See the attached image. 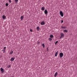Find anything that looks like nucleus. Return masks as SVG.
I'll list each match as a JSON object with an SVG mask.
<instances>
[{"mask_svg":"<svg viewBox=\"0 0 77 77\" xmlns=\"http://www.w3.org/2000/svg\"><path fill=\"white\" fill-rule=\"evenodd\" d=\"M52 40V38H49V41H51Z\"/></svg>","mask_w":77,"mask_h":77,"instance_id":"nucleus-19","label":"nucleus"},{"mask_svg":"<svg viewBox=\"0 0 77 77\" xmlns=\"http://www.w3.org/2000/svg\"><path fill=\"white\" fill-rule=\"evenodd\" d=\"M39 26H38L37 27V30H39Z\"/></svg>","mask_w":77,"mask_h":77,"instance_id":"nucleus-20","label":"nucleus"},{"mask_svg":"<svg viewBox=\"0 0 77 77\" xmlns=\"http://www.w3.org/2000/svg\"><path fill=\"white\" fill-rule=\"evenodd\" d=\"M11 77H14V76H11Z\"/></svg>","mask_w":77,"mask_h":77,"instance_id":"nucleus-31","label":"nucleus"},{"mask_svg":"<svg viewBox=\"0 0 77 77\" xmlns=\"http://www.w3.org/2000/svg\"><path fill=\"white\" fill-rule=\"evenodd\" d=\"M5 5L6 6H8V3H6L5 4Z\"/></svg>","mask_w":77,"mask_h":77,"instance_id":"nucleus-22","label":"nucleus"},{"mask_svg":"<svg viewBox=\"0 0 77 77\" xmlns=\"http://www.w3.org/2000/svg\"><path fill=\"white\" fill-rule=\"evenodd\" d=\"M64 37V34L63 33H61V37H60V38H63Z\"/></svg>","mask_w":77,"mask_h":77,"instance_id":"nucleus-3","label":"nucleus"},{"mask_svg":"<svg viewBox=\"0 0 77 77\" xmlns=\"http://www.w3.org/2000/svg\"><path fill=\"white\" fill-rule=\"evenodd\" d=\"M23 18H24V16H22L20 17L21 20H23Z\"/></svg>","mask_w":77,"mask_h":77,"instance_id":"nucleus-11","label":"nucleus"},{"mask_svg":"<svg viewBox=\"0 0 77 77\" xmlns=\"http://www.w3.org/2000/svg\"><path fill=\"white\" fill-rule=\"evenodd\" d=\"M58 54V51H57L55 54V56H56V57H57Z\"/></svg>","mask_w":77,"mask_h":77,"instance_id":"nucleus-8","label":"nucleus"},{"mask_svg":"<svg viewBox=\"0 0 77 77\" xmlns=\"http://www.w3.org/2000/svg\"><path fill=\"white\" fill-rule=\"evenodd\" d=\"M63 32H68V30L67 29L64 30Z\"/></svg>","mask_w":77,"mask_h":77,"instance_id":"nucleus-16","label":"nucleus"},{"mask_svg":"<svg viewBox=\"0 0 77 77\" xmlns=\"http://www.w3.org/2000/svg\"><path fill=\"white\" fill-rule=\"evenodd\" d=\"M14 58H12L11 59V61L12 62V61H14Z\"/></svg>","mask_w":77,"mask_h":77,"instance_id":"nucleus-12","label":"nucleus"},{"mask_svg":"<svg viewBox=\"0 0 77 77\" xmlns=\"http://www.w3.org/2000/svg\"><path fill=\"white\" fill-rule=\"evenodd\" d=\"M47 51H48V48H47Z\"/></svg>","mask_w":77,"mask_h":77,"instance_id":"nucleus-30","label":"nucleus"},{"mask_svg":"<svg viewBox=\"0 0 77 77\" xmlns=\"http://www.w3.org/2000/svg\"><path fill=\"white\" fill-rule=\"evenodd\" d=\"M57 43H58V41H57L56 42H55V45H56L57 44Z\"/></svg>","mask_w":77,"mask_h":77,"instance_id":"nucleus-24","label":"nucleus"},{"mask_svg":"<svg viewBox=\"0 0 77 77\" xmlns=\"http://www.w3.org/2000/svg\"><path fill=\"white\" fill-rule=\"evenodd\" d=\"M37 44H40V42L39 41L38 42Z\"/></svg>","mask_w":77,"mask_h":77,"instance_id":"nucleus-25","label":"nucleus"},{"mask_svg":"<svg viewBox=\"0 0 77 77\" xmlns=\"http://www.w3.org/2000/svg\"><path fill=\"white\" fill-rule=\"evenodd\" d=\"M9 3H11V0H9Z\"/></svg>","mask_w":77,"mask_h":77,"instance_id":"nucleus-26","label":"nucleus"},{"mask_svg":"<svg viewBox=\"0 0 77 77\" xmlns=\"http://www.w3.org/2000/svg\"><path fill=\"white\" fill-rule=\"evenodd\" d=\"M42 46H43V48H44L45 47V45L44 44H42Z\"/></svg>","mask_w":77,"mask_h":77,"instance_id":"nucleus-21","label":"nucleus"},{"mask_svg":"<svg viewBox=\"0 0 77 77\" xmlns=\"http://www.w3.org/2000/svg\"><path fill=\"white\" fill-rule=\"evenodd\" d=\"M60 16H61V17H63V12H62V11H61L60 12Z\"/></svg>","mask_w":77,"mask_h":77,"instance_id":"nucleus-2","label":"nucleus"},{"mask_svg":"<svg viewBox=\"0 0 77 77\" xmlns=\"http://www.w3.org/2000/svg\"><path fill=\"white\" fill-rule=\"evenodd\" d=\"M57 72H56L54 75V77H56V76H57Z\"/></svg>","mask_w":77,"mask_h":77,"instance_id":"nucleus-10","label":"nucleus"},{"mask_svg":"<svg viewBox=\"0 0 77 77\" xmlns=\"http://www.w3.org/2000/svg\"><path fill=\"white\" fill-rule=\"evenodd\" d=\"M13 53V51L12 50L11 51L10 53V54H12Z\"/></svg>","mask_w":77,"mask_h":77,"instance_id":"nucleus-18","label":"nucleus"},{"mask_svg":"<svg viewBox=\"0 0 77 77\" xmlns=\"http://www.w3.org/2000/svg\"><path fill=\"white\" fill-rule=\"evenodd\" d=\"M63 22V20H62L61 21V23H62Z\"/></svg>","mask_w":77,"mask_h":77,"instance_id":"nucleus-28","label":"nucleus"},{"mask_svg":"<svg viewBox=\"0 0 77 77\" xmlns=\"http://www.w3.org/2000/svg\"><path fill=\"white\" fill-rule=\"evenodd\" d=\"M63 56V54L62 53H60V58H62V57Z\"/></svg>","mask_w":77,"mask_h":77,"instance_id":"nucleus-1","label":"nucleus"},{"mask_svg":"<svg viewBox=\"0 0 77 77\" xmlns=\"http://www.w3.org/2000/svg\"><path fill=\"white\" fill-rule=\"evenodd\" d=\"M2 51H3V53H5V50H2Z\"/></svg>","mask_w":77,"mask_h":77,"instance_id":"nucleus-23","label":"nucleus"},{"mask_svg":"<svg viewBox=\"0 0 77 77\" xmlns=\"http://www.w3.org/2000/svg\"><path fill=\"white\" fill-rule=\"evenodd\" d=\"M11 66V65H9L7 66V68H10Z\"/></svg>","mask_w":77,"mask_h":77,"instance_id":"nucleus-15","label":"nucleus"},{"mask_svg":"<svg viewBox=\"0 0 77 77\" xmlns=\"http://www.w3.org/2000/svg\"><path fill=\"white\" fill-rule=\"evenodd\" d=\"M44 24H45V22H44V21H43L41 22V25H44Z\"/></svg>","mask_w":77,"mask_h":77,"instance_id":"nucleus-7","label":"nucleus"},{"mask_svg":"<svg viewBox=\"0 0 77 77\" xmlns=\"http://www.w3.org/2000/svg\"><path fill=\"white\" fill-rule=\"evenodd\" d=\"M41 10H42V11H44V10H45V8L44 7H42L41 8Z\"/></svg>","mask_w":77,"mask_h":77,"instance_id":"nucleus-9","label":"nucleus"},{"mask_svg":"<svg viewBox=\"0 0 77 77\" xmlns=\"http://www.w3.org/2000/svg\"><path fill=\"white\" fill-rule=\"evenodd\" d=\"M6 47H4V50H6Z\"/></svg>","mask_w":77,"mask_h":77,"instance_id":"nucleus-27","label":"nucleus"},{"mask_svg":"<svg viewBox=\"0 0 77 77\" xmlns=\"http://www.w3.org/2000/svg\"><path fill=\"white\" fill-rule=\"evenodd\" d=\"M15 3H18V0H14Z\"/></svg>","mask_w":77,"mask_h":77,"instance_id":"nucleus-14","label":"nucleus"},{"mask_svg":"<svg viewBox=\"0 0 77 77\" xmlns=\"http://www.w3.org/2000/svg\"><path fill=\"white\" fill-rule=\"evenodd\" d=\"M50 37L51 38H53V35H50Z\"/></svg>","mask_w":77,"mask_h":77,"instance_id":"nucleus-17","label":"nucleus"},{"mask_svg":"<svg viewBox=\"0 0 77 77\" xmlns=\"http://www.w3.org/2000/svg\"><path fill=\"white\" fill-rule=\"evenodd\" d=\"M44 13L45 14H46V15H47V14H48V11H47V9H45Z\"/></svg>","mask_w":77,"mask_h":77,"instance_id":"nucleus-5","label":"nucleus"},{"mask_svg":"<svg viewBox=\"0 0 77 77\" xmlns=\"http://www.w3.org/2000/svg\"><path fill=\"white\" fill-rule=\"evenodd\" d=\"M30 32H32V29H30Z\"/></svg>","mask_w":77,"mask_h":77,"instance_id":"nucleus-29","label":"nucleus"},{"mask_svg":"<svg viewBox=\"0 0 77 77\" xmlns=\"http://www.w3.org/2000/svg\"><path fill=\"white\" fill-rule=\"evenodd\" d=\"M61 28L62 29H66V27H64L63 26H61Z\"/></svg>","mask_w":77,"mask_h":77,"instance_id":"nucleus-13","label":"nucleus"},{"mask_svg":"<svg viewBox=\"0 0 77 77\" xmlns=\"http://www.w3.org/2000/svg\"><path fill=\"white\" fill-rule=\"evenodd\" d=\"M0 70L2 72V73H3V72H5V70L2 68H0Z\"/></svg>","mask_w":77,"mask_h":77,"instance_id":"nucleus-4","label":"nucleus"},{"mask_svg":"<svg viewBox=\"0 0 77 77\" xmlns=\"http://www.w3.org/2000/svg\"><path fill=\"white\" fill-rule=\"evenodd\" d=\"M2 18L4 20H6V17L5 16V15H3L2 17Z\"/></svg>","mask_w":77,"mask_h":77,"instance_id":"nucleus-6","label":"nucleus"}]
</instances>
